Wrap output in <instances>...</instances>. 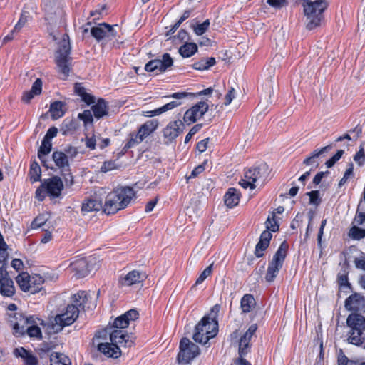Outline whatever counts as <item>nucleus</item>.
<instances>
[{
    "label": "nucleus",
    "instance_id": "49",
    "mask_svg": "<svg viewBox=\"0 0 365 365\" xmlns=\"http://www.w3.org/2000/svg\"><path fill=\"white\" fill-rule=\"evenodd\" d=\"M269 243L264 242L263 240H259L258 243L256 245L255 254L257 257H261L264 255L263 251H264L267 247L269 246Z\"/></svg>",
    "mask_w": 365,
    "mask_h": 365
},
{
    "label": "nucleus",
    "instance_id": "11",
    "mask_svg": "<svg viewBox=\"0 0 365 365\" xmlns=\"http://www.w3.org/2000/svg\"><path fill=\"white\" fill-rule=\"evenodd\" d=\"M173 64V58L169 53H164L162 59H154L148 62L145 66L147 72L163 73Z\"/></svg>",
    "mask_w": 365,
    "mask_h": 365
},
{
    "label": "nucleus",
    "instance_id": "4",
    "mask_svg": "<svg viewBox=\"0 0 365 365\" xmlns=\"http://www.w3.org/2000/svg\"><path fill=\"white\" fill-rule=\"evenodd\" d=\"M70 52L71 46L68 36L65 35L55 55V62L58 71L63 75L64 78L68 76L71 68V58L69 56Z\"/></svg>",
    "mask_w": 365,
    "mask_h": 365
},
{
    "label": "nucleus",
    "instance_id": "64",
    "mask_svg": "<svg viewBox=\"0 0 365 365\" xmlns=\"http://www.w3.org/2000/svg\"><path fill=\"white\" fill-rule=\"evenodd\" d=\"M24 360L26 365H36L38 362L37 358L31 353Z\"/></svg>",
    "mask_w": 365,
    "mask_h": 365
},
{
    "label": "nucleus",
    "instance_id": "58",
    "mask_svg": "<svg viewBox=\"0 0 365 365\" xmlns=\"http://www.w3.org/2000/svg\"><path fill=\"white\" fill-rule=\"evenodd\" d=\"M63 177L64 178L66 185L67 186H71L73 184V177L69 171V169L65 168L63 170Z\"/></svg>",
    "mask_w": 365,
    "mask_h": 365
},
{
    "label": "nucleus",
    "instance_id": "14",
    "mask_svg": "<svg viewBox=\"0 0 365 365\" xmlns=\"http://www.w3.org/2000/svg\"><path fill=\"white\" fill-rule=\"evenodd\" d=\"M181 127H184V125L180 120L170 122L167 125L163 130L165 144H170L179 135L182 131Z\"/></svg>",
    "mask_w": 365,
    "mask_h": 365
},
{
    "label": "nucleus",
    "instance_id": "41",
    "mask_svg": "<svg viewBox=\"0 0 365 365\" xmlns=\"http://www.w3.org/2000/svg\"><path fill=\"white\" fill-rule=\"evenodd\" d=\"M143 140L138 133H131L129 135V138L123 147V150L127 151L128 149L134 147L136 145L140 143Z\"/></svg>",
    "mask_w": 365,
    "mask_h": 365
},
{
    "label": "nucleus",
    "instance_id": "18",
    "mask_svg": "<svg viewBox=\"0 0 365 365\" xmlns=\"http://www.w3.org/2000/svg\"><path fill=\"white\" fill-rule=\"evenodd\" d=\"M146 278L147 275L145 273L138 270H133L125 276L120 277L118 283L121 287H130L143 282Z\"/></svg>",
    "mask_w": 365,
    "mask_h": 365
},
{
    "label": "nucleus",
    "instance_id": "28",
    "mask_svg": "<svg viewBox=\"0 0 365 365\" xmlns=\"http://www.w3.org/2000/svg\"><path fill=\"white\" fill-rule=\"evenodd\" d=\"M158 125V123L156 120H148L139 128L138 133L144 140L155 130Z\"/></svg>",
    "mask_w": 365,
    "mask_h": 365
},
{
    "label": "nucleus",
    "instance_id": "38",
    "mask_svg": "<svg viewBox=\"0 0 365 365\" xmlns=\"http://www.w3.org/2000/svg\"><path fill=\"white\" fill-rule=\"evenodd\" d=\"M74 90L76 94L81 97L82 100L87 104H91L94 103V97L87 93L81 83H76Z\"/></svg>",
    "mask_w": 365,
    "mask_h": 365
},
{
    "label": "nucleus",
    "instance_id": "2",
    "mask_svg": "<svg viewBox=\"0 0 365 365\" xmlns=\"http://www.w3.org/2000/svg\"><path fill=\"white\" fill-rule=\"evenodd\" d=\"M220 306L215 304L207 316H205L195 326L193 340L195 342L207 344L209 340L218 332L217 314Z\"/></svg>",
    "mask_w": 365,
    "mask_h": 365
},
{
    "label": "nucleus",
    "instance_id": "32",
    "mask_svg": "<svg viewBox=\"0 0 365 365\" xmlns=\"http://www.w3.org/2000/svg\"><path fill=\"white\" fill-rule=\"evenodd\" d=\"M362 301V297L360 295L352 294L346 299L345 307L348 310H358Z\"/></svg>",
    "mask_w": 365,
    "mask_h": 365
},
{
    "label": "nucleus",
    "instance_id": "46",
    "mask_svg": "<svg viewBox=\"0 0 365 365\" xmlns=\"http://www.w3.org/2000/svg\"><path fill=\"white\" fill-rule=\"evenodd\" d=\"M349 235L354 240H361L365 237V229L354 225L350 229Z\"/></svg>",
    "mask_w": 365,
    "mask_h": 365
},
{
    "label": "nucleus",
    "instance_id": "23",
    "mask_svg": "<svg viewBox=\"0 0 365 365\" xmlns=\"http://www.w3.org/2000/svg\"><path fill=\"white\" fill-rule=\"evenodd\" d=\"M110 339L117 346H131L133 344L132 340L130 339V336L125 332L120 329H115L110 333Z\"/></svg>",
    "mask_w": 365,
    "mask_h": 365
},
{
    "label": "nucleus",
    "instance_id": "34",
    "mask_svg": "<svg viewBox=\"0 0 365 365\" xmlns=\"http://www.w3.org/2000/svg\"><path fill=\"white\" fill-rule=\"evenodd\" d=\"M51 365H71V361L66 355L53 352L50 356Z\"/></svg>",
    "mask_w": 365,
    "mask_h": 365
},
{
    "label": "nucleus",
    "instance_id": "47",
    "mask_svg": "<svg viewBox=\"0 0 365 365\" xmlns=\"http://www.w3.org/2000/svg\"><path fill=\"white\" fill-rule=\"evenodd\" d=\"M26 333H27L30 337L41 338V329L36 325H29L26 329Z\"/></svg>",
    "mask_w": 365,
    "mask_h": 365
},
{
    "label": "nucleus",
    "instance_id": "5",
    "mask_svg": "<svg viewBox=\"0 0 365 365\" xmlns=\"http://www.w3.org/2000/svg\"><path fill=\"white\" fill-rule=\"evenodd\" d=\"M79 309L75 306L67 305L65 312L57 314L50 322L53 333H58L64 327L72 324L78 318Z\"/></svg>",
    "mask_w": 365,
    "mask_h": 365
},
{
    "label": "nucleus",
    "instance_id": "25",
    "mask_svg": "<svg viewBox=\"0 0 365 365\" xmlns=\"http://www.w3.org/2000/svg\"><path fill=\"white\" fill-rule=\"evenodd\" d=\"M240 198V192L235 188H229L224 196L225 204L227 207L232 208L237 206Z\"/></svg>",
    "mask_w": 365,
    "mask_h": 365
},
{
    "label": "nucleus",
    "instance_id": "19",
    "mask_svg": "<svg viewBox=\"0 0 365 365\" xmlns=\"http://www.w3.org/2000/svg\"><path fill=\"white\" fill-rule=\"evenodd\" d=\"M10 323L16 334L23 335L26 333V329L31 324L30 319L24 317L21 313H14L13 316H9Z\"/></svg>",
    "mask_w": 365,
    "mask_h": 365
},
{
    "label": "nucleus",
    "instance_id": "50",
    "mask_svg": "<svg viewBox=\"0 0 365 365\" xmlns=\"http://www.w3.org/2000/svg\"><path fill=\"white\" fill-rule=\"evenodd\" d=\"M307 195L309 197V203L312 205H314L316 206L319 205L321 202V199L319 197V190H312L307 193Z\"/></svg>",
    "mask_w": 365,
    "mask_h": 365
},
{
    "label": "nucleus",
    "instance_id": "57",
    "mask_svg": "<svg viewBox=\"0 0 365 365\" xmlns=\"http://www.w3.org/2000/svg\"><path fill=\"white\" fill-rule=\"evenodd\" d=\"M267 3L275 9H281L288 4L287 0H267Z\"/></svg>",
    "mask_w": 365,
    "mask_h": 365
},
{
    "label": "nucleus",
    "instance_id": "60",
    "mask_svg": "<svg viewBox=\"0 0 365 365\" xmlns=\"http://www.w3.org/2000/svg\"><path fill=\"white\" fill-rule=\"evenodd\" d=\"M354 222L357 225H362L365 227V213L357 211Z\"/></svg>",
    "mask_w": 365,
    "mask_h": 365
},
{
    "label": "nucleus",
    "instance_id": "45",
    "mask_svg": "<svg viewBox=\"0 0 365 365\" xmlns=\"http://www.w3.org/2000/svg\"><path fill=\"white\" fill-rule=\"evenodd\" d=\"M41 168L37 163H33L31 165V180L33 182H36L40 180L41 178Z\"/></svg>",
    "mask_w": 365,
    "mask_h": 365
},
{
    "label": "nucleus",
    "instance_id": "29",
    "mask_svg": "<svg viewBox=\"0 0 365 365\" xmlns=\"http://www.w3.org/2000/svg\"><path fill=\"white\" fill-rule=\"evenodd\" d=\"M91 109L96 118H101L106 115L108 112L107 103L102 98L99 99L96 104L93 105Z\"/></svg>",
    "mask_w": 365,
    "mask_h": 365
},
{
    "label": "nucleus",
    "instance_id": "51",
    "mask_svg": "<svg viewBox=\"0 0 365 365\" xmlns=\"http://www.w3.org/2000/svg\"><path fill=\"white\" fill-rule=\"evenodd\" d=\"M274 217L275 214L273 212L272 217H268L266 221L267 228L272 232H276L279 229V225L276 222Z\"/></svg>",
    "mask_w": 365,
    "mask_h": 365
},
{
    "label": "nucleus",
    "instance_id": "42",
    "mask_svg": "<svg viewBox=\"0 0 365 365\" xmlns=\"http://www.w3.org/2000/svg\"><path fill=\"white\" fill-rule=\"evenodd\" d=\"M86 293L83 291L74 294L72 297V303L68 305L75 306L77 309H79V307L83 306V304L86 302Z\"/></svg>",
    "mask_w": 365,
    "mask_h": 365
},
{
    "label": "nucleus",
    "instance_id": "53",
    "mask_svg": "<svg viewBox=\"0 0 365 365\" xmlns=\"http://www.w3.org/2000/svg\"><path fill=\"white\" fill-rule=\"evenodd\" d=\"M47 221L44 215H40L37 216L34 221L31 222V227L32 229H37L43 225Z\"/></svg>",
    "mask_w": 365,
    "mask_h": 365
},
{
    "label": "nucleus",
    "instance_id": "31",
    "mask_svg": "<svg viewBox=\"0 0 365 365\" xmlns=\"http://www.w3.org/2000/svg\"><path fill=\"white\" fill-rule=\"evenodd\" d=\"M256 302L252 294H245L240 301V307L243 313H248L255 307Z\"/></svg>",
    "mask_w": 365,
    "mask_h": 365
},
{
    "label": "nucleus",
    "instance_id": "15",
    "mask_svg": "<svg viewBox=\"0 0 365 365\" xmlns=\"http://www.w3.org/2000/svg\"><path fill=\"white\" fill-rule=\"evenodd\" d=\"M91 33L98 41L103 38L111 40L116 36V32L113 27L105 23L93 26L91 29Z\"/></svg>",
    "mask_w": 365,
    "mask_h": 365
},
{
    "label": "nucleus",
    "instance_id": "8",
    "mask_svg": "<svg viewBox=\"0 0 365 365\" xmlns=\"http://www.w3.org/2000/svg\"><path fill=\"white\" fill-rule=\"evenodd\" d=\"M16 280L21 289L24 292H28L34 294L42 289L43 280L39 276L31 278L28 274L22 273L16 277Z\"/></svg>",
    "mask_w": 365,
    "mask_h": 365
},
{
    "label": "nucleus",
    "instance_id": "44",
    "mask_svg": "<svg viewBox=\"0 0 365 365\" xmlns=\"http://www.w3.org/2000/svg\"><path fill=\"white\" fill-rule=\"evenodd\" d=\"M210 20L207 19L202 24H197L196 25H192V27L197 36H201L206 32L210 26Z\"/></svg>",
    "mask_w": 365,
    "mask_h": 365
},
{
    "label": "nucleus",
    "instance_id": "22",
    "mask_svg": "<svg viewBox=\"0 0 365 365\" xmlns=\"http://www.w3.org/2000/svg\"><path fill=\"white\" fill-rule=\"evenodd\" d=\"M347 326L349 331H365V317L361 314L353 313L346 319Z\"/></svg>",
    "mask_w": 365,
    "mask_h": 365
},
{
    "label": "nucleus",
    "instance_id": "39",
    "mask_svg": "<svg viewBox=\"0 0 365 365\" xmlns=\"http://www.w3.org/2000/svg\"><path fill=\"white\" fill-rule=\"evenodd\" d=\"M216 63L215 58L213 57L202 58L193 64V68L196 70L204 71L209 69Z\"/></svg>",
    "mask_w": 365,
    "mask_h": 365
},
{
    "label": "nucleus",
    "instance_id": "12",
    "mask_svg": "<svg viewBox=\"0 0 365 365\" xmlns=\"http://www.w3.org/2000/svg\"><path fill=\"white\" fill-rule=\"evenodd\" d=\"M208 108L209 106L205 101L197 103L185 113L184 122L188 124L196 122L208 110Z\"/></svg>",
    "mask_w": 365,
    "mask_h": 365
},
{
    "label": "nucleus",
    "instance_id": "35",
    "mask_svg": "<svg viewBox=\"0 0 365 365\" xmlns=\"http://www.w3.org/2000/svg\"><path fill=\"white\" fill-rule=\"evenodd\" d=\"M197 51V46L195 43H185L179 48L180 54L184 58H188Z\"/></svg>",
    "mask_w": 365,
    "mask_h": 365
},
{
    "label": "nucleus",
    "instance_id": "43",
    "mask_svg": "<svg viewBox=\"0 0 365 365\" xmlns=\"http://www.w3.org/2000/svg\"><path fill=\"white\" fill-rule=\"evenodd\" d=\"M29 17V13L28 11H23L21 12L20 19L17 24L15 25L13 29V33H18L20 30L25 26L26 22L28 21V19Z\"/></svg>",
    "mask_w": 365,
    "mask_h": 365
},
{
    "label": "nucleus",
    "instance_id": "30",
    "mask_svg": "<svg viewBox=\"0 0 365 365\" xmlns=\"http://www.w3.org/2000/svg\"><path fill=\"white\" fill-rule=\"evenodd\" d=\"M331 148L330 145H327L325 147H323L320 150H315L313 151V153L311 154L309 157H307L305 158L303 161V163L306 165H314L315 168H317L318 163L317 162V159L319 158V156L328 151Z\"/></svg>",
    "mask_w": 365,
    "mask_h": 365
},
{
    "label": "nucleus",
    "instance_id": "10",
    "mask_svg": "<svg viewBox=\"0 0 365 365\" xmlns=\"http://www.w3.org/2000/svg\"><path fill=\"white\" fill-rule=\"evenodd\" d=\"M96 257L80 258L72 262L70 264V268L74 272V276L76 278H83L87 276L91 270L96 269Z\"/></svg>",
    "mask_w": 365,
    "mask_h": 365
},
{
    "label": "nucleus",
    "instance_id": "36",
    "mask_svg": "<svg viewBox=\"0 0 365 365\" xmlns=\"http://www.w3.org/2000/svg\"><path fill=\"white\" fill-rule=\"evenodd\" d=\"M52 143L50 140L43 138L41 145L40 146L38 151V157L40 158L41 162L45 165L44 157L51 151Z\"/></svg>",
    "mask_w": 365,
    "mask_h": 365
},
{
    "label": "nucleus",
    "instance_id": "21",
    "mask_svg": "<svg viewBox=\"0 0 365 365\" xmlns=\"http://www.w3.org/2000/svg\"><path fill=\"white\" fill-rule=\"evenodd\" d=\"M261 177L259 168L249 169L245 172L244 178L239 183L243 188L250 187L253 190L256 187L255 183L260 180Z\"/></svg>",
    "mask_w": 365,
    "mask_h": 365
},
{
    "label": "nucleus",
    "instance_id": "3",
    "mask_svg": "<svg viewBox=\"0 0 365 365\" xmlns=\"http://www.w3.org/2000/svg\"><path fill=\"white\" fill-rule=\"evenodd\" d=\"M327 6L325 0L308 1L304 5V11L307 17V28L312 30L319 26L323 12Z\"/></svg>",
    "mask_w": 365,
    "mask_h": 365
},
{
    "label": "nucleus",
    "instance_id": "1",
    "mask_svg": "<svg viewBox=\"0 0 365 365\" xmlns=\"http://www.w3.org/2000/svg\"><path fill=\"white\" fill-rule=\"evenodd\" d=\"M135 197V192L131 187H118L106 195L103 212L106 215L115 214L125 209Z\"/></svg>",
    "mask_w": 365,
    "mask_h": 365
},
{
    "label": "nucleus",
    "instance_id": "54",
    "mask_svg": "<svg viewBox=\"0 0 365 365\" xmlns=\"http://www.w3.org/2000/svg\"><path fill=\"white\" fill-rule=\"evenodd\" d=\"M354 160L359 165H363L365 162V153L362 147H360L359 150L354 156Z\"/></svg>",
    "mask_w": 365,
    "mask_h": 365
},
{
    "label": "nucleus",
    "instance_id": "24",
    "mask_svg": "<svg viewBox=\"0 0 365 365\" xmlns=\"http://www.w3.org/2000/svg\"><path fill=\"white\" fill-rule=\"evenodd\" d=\"M98 349L108 357L118 358L120 355V348L113 342L101 343L98 346Z\"/></svg>",
    "mask_w": 365,
    "mask_h": 365
},
{
    "label": "nucleus",
    "instance_id": "27",
    "mask_svg": "<svg viewBox=\"0 0 365 365\" xmlns=\"http://www.w3.org/2000/svg\"><path fill=\"white\" fill-rule=\"evenodd\" d=\"M347 336L349 343L357 346L365 347V331H349Z\"/></svg>",
    "mask_w": 365,
    "mask_h": 365
},
{
    "label": "nucleus",
    "instance_id": "63",
    "mask_svg": "<svg viewBox=\"0 0 365 365\" xmlns=\"http://www.w3.org/2000/svg\"><path fill=\"white\" fill-rule=\"evenodd\" d=\"M30 354L29 351L26 350L23 347L17 348L14 350V354L17 356H20L22 359H25L29 354Z\"/></svg>",
    "mask_w": 365,
    "mask_h": 365
},
{
    "label": "nucleus",
    "instance_id": "48",
    "mask_svg": "<svg viewBox=\"0 0 365 365\" xmlns=\"http://www.w3.org/2000/svg\"><path fill=\"white\" fill-rule=\"evenodd\" d=\"M129 323L126 320L125 317L123 314L117 317L113 323V327L118 329H124L126 328L128 326Z\"/></svg>",
    "mask_w": 365,
    "mask_h": 365
},
{
    "label": "nucleus",
    "instance_id": "55",
    "mask_svg": "<svg viewBox=\"0 0 365 365\" xmlns=\"http://www.w3.org/2000/svg\"><path fill=\"white\" fill-rule=\"evenodd\" d=\"M78 118L86 124L91 123L93 122V115L91 111L88 110H84L82 113H79Z\"/></svg>",
    "mask_w": 365,
    "mask_h": 365
},
{
    "label": "nucleus",
    "instance_id": "52",
    "mask_svg": "<svg viewBox=\"0 0 365 365\" xmlns=\"http://www.w3.org/2000/svg\"><path fill=\"white\" fill-rule=\"evenodd\" d=\"M212 272V264L209 265L205 268L203 272L200 274L199 277L195 282V285L201 284L205 279L209 277Z\"/></svg>",
    "mask_w": 365,
    "mask_h": 365
},
{
    "label": "nucleus",
    "instance_id": "6",
    "mask_svg": "<svg viewBox=\"0 0 365 365\" xmlns=\"http://www.w3.org/2000/svg\"><path fill=\"white\" fill-rule=\"evenodd\" d=\"M288 245L285 242H283L274 255L272 261L269 262L265 276V279L268 282H272L274 280L275 277L279 273V269L282 267L284 261L286 258L287 253Z\"/></svg>",
    "mask_w": 365,
    "mask_h": 365
},
{
    "label": "nucleus",
    "instance_id": "33",
    "mask_svg": "<svg viewBox=\"0 0 365 365\" xmlns=\"http://www.w3.org/2000/svg\"><path fill=\"white\" fill-rule=\"evenodd\" d=\"M52 158L56 165L63 170L68 168V156L63 152L54 151L52 154Z\"/></svg>",
    "mask_w": 365,
    "mask_h": 365
},
{
    "label": "nucleus",
    "instance_id": "56",
    "mask_svg": "<svg viewBox=\"0 0 365 365\" xmlns=\"http://www.w3.org/2000/svg\"><path fill=\"white\" fill-rule=\"evenodd\" d=\"M117 168V165L115 163V161H106L103 163L101 168V171L103 173H106L108 171L113 170L114 169Z\"/></svg>",
    "mask_w": 365,
    "mask_h": 365
},
{
    "label": "nucleus",
    "instance_id": "62",
    "mask_svg": "<svg viewBox=\"0 0 365 365\" xmlns=\"http://www.w3.org/2000/svg\"><path fill=\"white\" fill-rule=\"evenodd\" d=\"M82 140H85L86 146L91 149L94 150L96 148V139L94 136L88 138V136H86L85 140L82 139Z\"/></svg>",
    "mask_w": 365,
    "mask_h": 365
},
{
    "label": "nucleus",
    "instance_id": "13",
    "mask_svg": "<svg viewBox=\"0 0 365 365\" xmlns=\"http://www.w3.org/2000/svg\"><path fill=\"white\" fill-rule=\"evenodd\" d=\"M257 329V325L253 324L250 326L245 333L240 338L238 354L241 357L246 356L250 351L251 339Z\"/></svg>",
    "mask_w": 365,
    "mask_h": 365
},
{
    "label": "nucleus",
    "instance_id": "7",
    "mask_svg": "<svg viewBox=\"0 0 365 365\" xmlns=\"http://www.w3.org/2000/svg\"><path fill=\"white\" fill-rule=\"evenodd\" d=\"M200 354V349L197 345L192 343L189 339L183 338L180 342V351L178 360L180 364H189Z\"/></svg>",
    "mask_w": 365,
    "mask_h": 365
},
{
    "label": "nucleus",
    "instance_id": "59",
    "mask_svg": "<svg viewBox=\"0 0 365 365\" xmlns=\"http://www.w3.org/2000/svg\"><path fill=\"white\" fill-rule=\"evenodd\" d=\"M123 315L125 317L128 322L130 323V321H134L137 319L138 318L139 314L137 310L130 309L126 312L125 314H123Z\"/></svg>",
    "mask_w": 365,
    "mask_h": 365
},
{
    "label": "nucleus",
    "instance_id": "20",
    "mask_svg": "<svg viewBox=\"0 0 365 365\" xmlns=\"http://www.w3.org/2000/svg\"><path fill=\"white\" fill-rule=\"evenodd\" d=\"M0 293L6 297H11L14 294L13 281L9 277L6 267H0Z\"/></svg>",
    "mask_w": 365,
    "mask_h": 365
},
{
    "label": "nucleus",
    "instance_id": "16",
    "mask_svg": "<svg viewBox=\"0 0 365 365\" xmlns=\"http://www.w3.org/2000/svg\"><path fill=\"white\" fill-rule=\"evenodd\" d=\"M101 191H103V189L99 190L98 192H96L89 198L84 200L81 206L82 212L87 213L93 211H99L101 209L103 210V205L101 198L102 195Z\"/></svg>",
    "mask_w": 365,
    "mask_h": 365
},
{
    "label": "nucleus",
    "instance_id": "40",
    "mask_svg": "<svg viewBox=\"0 0 365 365\" xmlns=\"http://www.w3.org/2000/svg\"><path fill=\"white\" fill-rule=\"evenodd\" d=\"M77 129V122L74 120L65 119L63 122L61 130L63 135L72 133Z\"/></svg>",
    "mask_w": 365,
    "mask_h": 365
},
{
    "label": "nucleus",
    "instance_id": "61",
    "mask_svg": "<svg viewBox=\"0 0 365 365\" xmlns=\"http://www.w3.org/2000/svg\"><path fill=\"white\" fill-rule=\"evenodd\" d=\"M235 90L234 88L231 87L225 96V101L224 103L225 106H228L229 104H230V103L235 98Z\"/></svg>",
    "mask_w": 365,
    "mask_h": 365
},
{
    "label": "nucleus",
    "instance_id": "17",
    "mask_svg": "<svg viewBox=\"0 0 365 365\" xmlns=\"http://www.w3.org/2000/svg\"><path fill=\"white\" fill-rule=\"evenodd\" d=\"M43 188L46 189V192L53 197H58L61 195L63 189V184L61 179L58 176H53L51 178L44 180L42 182Z\"/></svg>",
    "mask_w": 365,
    "mask_h": 365
},
{
    "label": "nucleus",
    "instance_id": "9",
    "mask_svg": "<svg viewBox=\"0 0 365 365\" xmlns=\"http://www.w3.org/2000/svg\"><path fill=\"white\" fill-rule=\"evenodd\" d=\"M190 96H194L192 93H187V92H178L174 93L170 96H167L165 98H175V101H170L165 105L163 106L160 108H156L153 110L149 111H143V115L146 117H153L156 115H160L163 113H165L168 110H170L182 104V103L180 101L181 99H184Z\"/></svg>",
    "mask_w": 365,
    "mask_h": 365
},
{
    "label": "nucleus",
    "instance_id": "37",
    "mask_svg": "<svg viewBox=\"0 0 365 365\" xmlns=\"http://www.w3.org/2000/svg\"><path fill=\"white\" fill-rule=\"evenodd\" d=\"M63 106V103L61 101H55L51 103L49 111L53 120L58 119L64 115Z\"/></svg>",
    "mask_w": 365,
    "mask_h": 365
},
{
    "label": "nucleus",
    "instance_id": "26",
    "mask_svg": "<svg viewBox=\"0 0 365 365\" xmlns=\"http://www.w3.org/2000/svg\"><path fill=\"white\" fill-rule=\"evenodd\" d=\"M41 91L42 81L40 78H37L33 83L31 90L24 93L22 101L26 103H29L35 96L40 95Z\"/></svg>",
    "mask_w": 365,
    "mask_h": 365
}]
</instances>
